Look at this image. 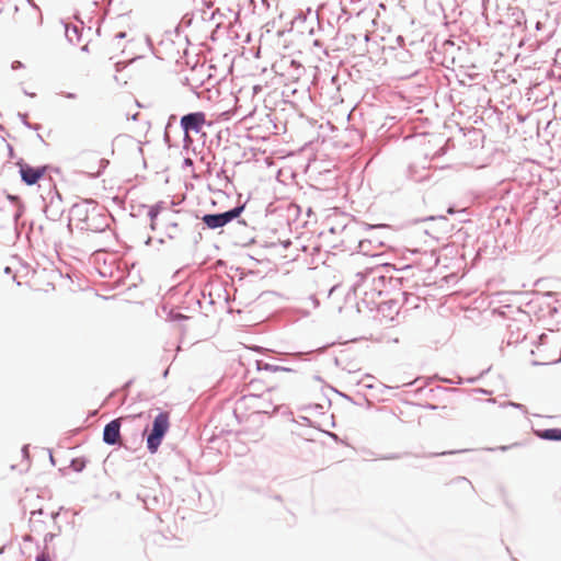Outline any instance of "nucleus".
Listing matches in <instances>:
<instances>
[{
    "label": "nucleus",
    "instance_id": "1",
    "mask_svg": "<svg viewBox=\"0 0 561 561\" xmlns=\"http://www.w3.org/2000/svg\"><path fill=\"white\" fill-rule=\"evenodd\" d=\"M39 14L30 5L0 9V30H24L36 24Z\"/></svg>",
    "mask_w": 561,
    "mask_h": 561
},
{
    "label": "nucleus",
    "instance_id": "2",
    "mask_svg": "<svg viewBox=\"0 0 561 561\" xmlns=\"http://www.w3.org/2000/svg\"><path fill=\"white\" fill-rule=\"evenodd\" d=\"M170 426L169 414L162 412L158 414L153 421L152 431L147 438V446L151 453H156L161 444V440Z\"/></svg>",
    "mask_w": 561,
    "mask_h": 561
},
{
    "label": "nucleus",
    "instance_id": "3",
    "mask_svg": "<svg viewBox=\"0 0 561 561\" xmlns=\"http://www.w3.org/2000/svg\"><path fill=\"white\" fill-rule=\"evenodd\" d=\"M20 175L26 185H34L43 179L47 172V167H33L26 162H18Z\"/></svg>",
    "mask_w": 561,
    "mask_h": 561
},
{
    "label": "nucleus",
    "instance_id": "4",
    "mask_svg": "<svg viewBox=\"0 0 561 561\" xmlns=\"http://www.w3.org/2000/svg\"><path fill=\"white\" fill-rule=\"evenodd\" d=\"M130 419V416L118 417L105 425L103 431V440L108 445H122L121 422Z\"/></svg>",
    "mask_w": 561,
    "mask_h": 561
},
{
    "label": "nucleus",
    "instance_id": "5",
    "mask_svg": "<svg viewBox=\"0 0 561 561\" xmlns=\"http://www.w3.org/2000/svg\"><path fill=\"white\" fill-rule=\"evenodd\" d=\"M242 210V207H236L222 214H213V228L222 227L227 222L237 218Z\"/></svg>",
    "mask_w": 561,
    "mask_h": 561
},
{
    "label": "nucleus",
    "instance_id": "6",
    "mask_svg": "<svg viewBox=\"0 0 561 561\" xmlns=\"http://www.w3.org/2000/svg\"><path fill=\"white\" fill-rule=\"evenodd\" d=\"M181 123L185 130H198L204 123V115L199 113L188 114L182 117Z\"/></svg>",
    "mask_w": 561,
    "mask_h": 561
},
{
    "label": "nucleus",
    "instance_id": "7",
    "mask_svg": "<svg viewBox=\"0 0 561 561\" xmlns=\"http://www.w3.org/2000/svg\"><path fill=\"white\" fill-rule=\"evenodd\" d=\"M537 435L543 439L561 440V428H548L543 431H538Z\"/></svg>",
    "mask_w": 561,
    "mask_h": 561
},
{
    "label": "nucleus",
    "instance_id": "8",
    "mask_svg": "<svg viewBox=\"0 0 561 561\" xmlns=\"http://www.w3.org/2000/svg\"><path fill=\"white\" fill-rule=\"evenodd\" d=\"M453 488L456 489V490H460V491H463L466 493H469L472 491V484L469 480L465 479V478H460L458 479L454 484H453Z\"/></svg>",
    "mask_w": 561,
    "mask_h": 561
},
{
    "label": "nucleus",
    "instance_id": "9",
    "mask_svg": "<svg viewBox=\"0 0 561 561\" xmlns=\"http://www.w3.org/2000/svg\"><path fill=\"white\" fill-rule=\"evenodd\" d=\"M36 561H49V559L46 553H41L39 556H37Z\"/></svg>",
    "mask_w": 561,
    "mask_h": 561
},
{
    "label": "nucleus",
    "instance_id": "10",
    "mask_svg": "<svg viewBox=\"0 0 561 561\" xmlns=\"http://www.w3.org/2000/svg\"><path fill=\"white\" fill-rule=\"evenodd\" d=\"M203 221L210 227V214H207L203 217Z\"/></svg>",
    "mask_w": 561,
    "mask_h": 561
},
{
    "label": "nucleus",
    "instance_id": "11",
    "mask_svg": "<svg viewBox=\"0 0 561 561\" xmlns=\"http://www.w3.org/2000/svg\"><path fill=\"white\" fill-rule=\"evenodd\" d=\"M149 214L151 216V220H152V224H153L158 213H157L156 209L152 208Z\"/></svg>",
    "mask_w": 561,
    "mask_h": 561
},
{
    "label": "nucleus",
    "instance_id": "12",
    "mask_svg": "<svg viewBox=\"0 0 561 561\" xmlns=\"http://www.w3.org/2000/svg\"><path fill=\"white\" fill-rule=\"evenodd\" d=\"M125 36H126V34L124 32H119L116 34L117 38H124Z\"/></svg>",
    "mask_w": 561,
    "mask_h": 561
}]
</instances>
